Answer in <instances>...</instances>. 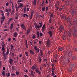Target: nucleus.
<instances>
[{
  "instance_id": "1",
  "label": "nucleus",
  "mask_w": 77,
  "mask_h": 77,
  "mask_svg": "<svg viewBox=\"0 0 77 77\" xmlns=\"http://www.w3.org/2000/svg\"><path fill=\"white\" fill-rule=\"evenodd\" d=\"M75 66H76L75 64H71L69 68V71H72V68H75Z\"/></svg>"
},
{
  "instance_id": "2",
  "label": "nucleus",
  "mask_w": 77,
  "mask_h": 77,
  "mask_svg": "<svg viewBox=\"0 0 77 77\" xmlns=\"http://www.w3.org/2000/svg\"><path fill=\"white\" fill-rule=\"evenodd\" d=\"M62 30L65 31V27L63 26H61L60 27L59 29V31L60 33L62 32Z\"/></svg>"
},
{
  "instance_id": "3",
  "label": "nucleus",
  "mask_w": 77,
  "mask_h": 77,
  "mask_svg": "<svg viewBox=\"0 0 77 77\" xmlns=\"http://www.w3.org/2000/svg\"><path fill=\"white\" fill-rule=\"evenodd\" d=\"M76 11H77V10H76V9H73L71 11V13L72 17L74 16V15H75V12H76Z\"/></svg>"
},
{
  "instance_id": "4",
  "label": "nucleus",
  "mask_w": 77,
  "mask_h": 77,
  "mask_svg": "<svg viewBox=\"0 0 77 77\" xmlns=\"http://www.w3.org/2000/svg\"><path fill=\"white\" fill-rule=\"evenodd\" d=\"M46 42L47 43V46L48 47H50V45L51 44V41L50 40V39H48Z\"/></svg>"
},
{
  "instance_id": "5",
  "label": "nucleus",
  "mask_w": 77,
  "mask_h": 77,
  "mask_svg": "<svg viewBox=\"0 0 77 77\" xmlns=\"http://www.w3.org/2000/svg\"><path fill=\"white\" fill-rule=\"evenodd\" d=\"M73 21L74 22L72 23V25L74 26V25H76L77 26V19L76 18L74 19L73 20Z\"/></svg>"
},
{
  "instance_id": "6",
  "label": "nucleus",
  "mask_w": 77,
  "mask_h": 77,
  "mask_svg": "<svg viewBox=\"0 0 77 77\" xmlns=\"http://www.w3.org/2000/svg\"><path fill=\"white\" fill-rule=\"evenodd\" d=\"M69 54H71V55H70L71 57H72V59L73 60H75L76 59V57H75V56H73V55H72V52H70L69 53Z\"/></svg>"
},
{
  "instance_id": "7",
  "label": "nucleus",
  "mask_w": 77,
  "mask_h": 77,
  "mask_svg": "<svg viewBox=\"0 0 77 77\" xmlns=\"http://www.w3.org/2000/svg\"><path fill=\"white\" fill-rule=\"evenodd\" d=\"M21 27L22 28V29H23V30H26L27 29H26V27L24 26V23H22L21 25Z\"/></svg>"
},
{
  "instance_id": "8",
  "label": "nucleus",
  "mask_w": 77,
  "mask_h": 77,
  "mask_svg": "<svg viewBox=\"0 0 77 77\" xmlns=\"http://www.w3.org/2000/svg\"><path fill=\"white\" fill-rule=\"evenodd\" d=\"M5 19V17H1V25H2V23L3 22V21H4V20Z\"/></svg>"
},
{
  "instance_id": "9",
  "label": "nucleus",
  "mask_w": 77,
  "mask_h": 77,
  "mask_svg": "<svg viewBox=\"0 0 77 77\" xmlns=\"http://www.w3.org/2000/svg\"><path fill=\"white\" fill-rule=\"evenodd\" d=\"M70 0H67L65 3V5H66V6H69V3H70Z\"/></svg>"
},
{
  "instance_id": "10",
  "label": "nucleus",
  "mask_w": 77,
  "mask_h": 77,
  "mask_svg": "<svg viewBox=\"0 0 77 77\" xmlns=\"http://www.w3.org/2000/svg\"><path fill=\"white\" fill-rule=\"evenodd\" d=\"M49 35H50V37L51 38L52 37V35H53V32L51 30H50L48 32Z\"/></svg>"
},
{
  "instance_id": "11",
  "label": "nucleus",
  "mask_w": 77,
  "mask_h": 77,
  "mask_svg": "<svg viewBox=\"0 0 77 77\" xmlns=\"http://www.w3.org/2000/svg\"><path fill=\"white\" fill-rule=\"evenodd\" d=\"M45 29H46V27H45V24H44L42 28V32H44V31L45 30Z\"/></svg>"
},
{
  "instance_id": "12",
  "label": "nucleus",
  "mask_w": 77,
  "mask_h": 77,
  "mask_svg": "<svg viewBox=\"0 0 77 77\" xmlns=\"http://www.w3.org/2000/svg\"><path fill=\"white\" fill-rule=\"evenodd\" d=\"M36 68H37V66L36 65L34 64L32 67L31 68L32 69H33V70H35V69H36Z\"/></svg>"
},
{
  "instance_id": "13",
  "label": "nucleus",
  "mask_w": 77,
  "mask_h": 77,
  "mask_svg": "<svg viewBox=\"0 0 77 77\" xmlns=\"http://www.w3.org/2000/svg\"><path fill=\"white\" fill-rule=\"evenodd\" d=\"M34 13V11L32 10L31 11V16L30 17V20H31L32 18V17H33V13Z\"/></svg>"
},
{
  "instance_id": "14",
  "label": "nucleus",
  "mask_w": 77,
  "mask_h": 77,
  "mask_svg": "<svg viewBox=\"0 0 77 77\" xmlns=\"http://www.w3.org/2000/svg\"><path fill=\"white\" fill-rule=\"evenodd\" d=\"M38 63H41L42 61V58H41V56L38 57Z\"/></svg>"
},
{
  "instance_id": "15",
  "label": "nucleus",
  "mask_w": 77,
  "mask_h": 77,
  "mask_svg": "<svg viewBox=\"0 0 77 77\" xmlns=\"http://www.w3.org/2000/svg\"><path fill=\"white\" fill-rule=\"evenodd\" d=\"M13 36L15 38H16L17 37V36H18V34H17V32H15L13 34Z\"/></svg>"
},
{
  "instance_id": "16",
  "label": "nucleus",
  "mask_w": 77,
  "mask_h": 77,
  "mask_svg": "<svg viewBox=\"0 0 77 77\" xmlns=\"http://www.w3.org/2000/svg\"><path fill=\"white\" fill-rule=\"evenodd\" d=\"M35 27L36 29H37V28L38 29H40V27H41L40 26L37 25V24H36L35 25Z\"/></svg>"
},
{
  "instance_id": "17",
  "label": "nucleus",
  "mask_w": 77,
  "mask_h": 77,
  "mask_svg": "<svg viewBox=\"0 0 77 77\" xmlns=\"http://www.w3.org/2000/svg\"><path fill=\"white\" fill-rule=\"evenodd\" d=\"M6 73V72L5 71H3L2 72V75L3 77H5L6 75V74H5Z\"/></svg>"
},
{
  "instance_id": "18",
  "label": "nucleus",
  "mask_w": 77,
  "mask_h": 77,
  "mask_svg": "<svg viewBox=\"0 0 77 77\" xmlns=\"http://www.w3.org/2000/svg\"><path fill=\"white\" fill-rule=\"evenodd\" d=\"M11 9L10 8L9 9V11L7 13V16H9V14H10V13H11Z\"/></svg>"
},
{
  "instance_id": "19",
  "label": "nucleus",
  "mask_w": 77,
  "mask_h": 77,
  "mask_svg": "<svg viewBox=\"0 0 77 77\" xmlns=\"http://www.w3.org/2000/svg\"><path fill=\"white\" fill-rule=\"evenodd\" d=\"M10 61L9 63L11 65L12 63V62H13V60L12 58H10L9 59Z\"/></svg>"
},
{
  "instance_id": "20",
  "label": "nucleus",
  "mask_w": 77,
  "mask_h": 77,
  "mask_svg": "<svg viewBox=\"0 0 77 77\" xmlns=\"http://www.w3.org/2000/svg\"><path fill=\"white\" fill-rule=\"evenodd\" d=\"M40 53L41 54V55L40 54H39V55L40 56H44V55L43 54V53H42V50H40Z\"/></svg>"
},
{
  "instance_id": "21",
  "label": "nucleus",
  "mask_w": 77,
  "mask_h": 77,
  "mask_svg": "<svg viewBox=\"0 0 77 77\" xmlns=\"http://www.w3.org/2000/svg\"><path fill=\"white\" fill-rule=\"evenodd\" d=\"M30 29H28L26 33L27 35H29V33H30Z\"/></svg>"
},
{
  "instance_id": "22",
  "label": "nucleus",
  "mask_w": 77,
  "mask_h": 77,
  "mask_svg": "<svg viewBox=\"0 0 77 77\" xmlns=\"http://www.w3.org/2000/svg\"><path fill=\"white\" fill-rule=\"evenodd\" d=\"M62 37L63 40H66V36L65 35H63Z\"/></svg>"
},
{
  "instance_id": "23",
  "label": "nucleus",
  "mask_w": 77,
  "mask_h": 77,
  "mask_svg": "<svg viewBox=\"0 0 77 77\" xmlns=\"http://www.w3.org/2000/svg\"><path fill=\"white\" fill-rule=\"evenodd\" d=\"M37 38H39V32H37Z\"/></svg>"
},
{
  "instance_id": "24",
  "label": "nucleus",
  "mask_w": 77,
  "mask_h": 77,
  "mask_svg": "<svg viewBox=\"0 0 77 77\" xmlns=\"http://www.w3.org/2000/svg\"><path fill=\"white\" fill-rule=\"evenodd\" d=\"M20 8H23V7H24V5L23 4H22L21 3H20V5H19Z\"/></svg>"
},
{
  "instance_id": "25",
  "label": "nucleus",
  "mask_w": 77,
  "mask_h": 77,
  "mask_svg": "<svg viewBox=\"0 0 77 77\" xmlns=\"http://www.w3.org/2000/svg\"><path fill=\"white\" fill-rule=\"evenodd\" d=\"M9 48H7L6 54H7V55H8V54H9Z\"/></svg>"
},
{
  "instance_id": "26",
  "label": "nucleus",
  "mask_w": 77,
  "mask_h": 77,
  "mask_svg": "<svg viewBox=\"0 0 77 77\" xmlns=\"http://www.w3.org/2000/svg\"><path fill=\"white\" fill-rule=\"evenodd\" d=\"M62 50H63V48L62 47L58 49V51H62Z\"/></svg>"
},
{
  "instance_id": "27",
  "label": "nucleus",
  "mask_w": 77,
  "mask_h": 77,
  "mask_svg": "<svg viewBox=\"0 0 77 77\" xmlns=\"http://www.w3.org/2000/svg\"><path fill=\"white\" fill-rule=\"evenodd\" d=\"M4 59H6V57H7V54L6 53L4 54Z\"/></svg>"
},
{
  "instance_id": "28",
  "label": "nucleus",
  "mask_w": 77,
  "mask_h": 77,
  "mask_svg": "<svg viewBox=\"0 0 77 77\" xmlns=\"http://www.w3.org/2000/svg\"><path fill=\"white\" fill-rule=\"evenodd\" d=\"M4 59H6V57H7V54L6 53L4 54Z\"/></svg>"
},
{
  "instance_id": "29",
  "label": "nucleus",
  "mask_w": 77,
  "mask_h": 77,
  "mask_svg": "<svg viewBox=\"0 0 77 77\" xmlns=\"http://www.w3.org/2000/svg\"><path fill=\"white\" fill-rule=\"evenodd\" d=\"M39 25H40V28H41L42 27V22H41L40 23H39Z\"/></svg>"
},
{
  "instance_id": "30",
  "label": "nucleus",
  "mask_w": 77,
  "mask_h": 77,
  "mask_svg": "<svg viewBox=\"0 0 77 77\" xmlns=\"http://www.w3.org/2000/svg\"><path fill=\"white\" fill-rule=\"evenodd\" d=\"M36 0H34L33 2V5H36Z\"/></svg>"
},
{
  "instance_id": "31",
  "label": "nucleus",
  "mask_w": 77,
  "mask_h": 77,
  "mask_svg": "<svg viewBox=\"0 0 77 77\" xmlns=\"http://www.w3.org/2000/svg\"><path fill=\"white\" fill-rule=\"evenodd\" d=\"M42 10L43 12H44L45 11V7H44L42 8Z\"/></svg>"
},
{
  "instance_id": "32",
  "label": "nucleus",
  "mask_w": 77,
  "mask_h": 77,
  "mask_svg": "<svg viewBox=\"0 0 77 77\" xmlns=\"http://www.w3.org/2000/svg\"><path fill=\"white\" fill-rule=\"evenodd\" d=\"M10 47H11V50H12V49H13V48L14 47V46H13L12 45H10Z\"/></svg>"
},
{
  "instance_id": "33",
  "label": "nucleus",
  "mask_w": 77,
  "mask_h": 77,
  "mask_svg": "<svg viewBox=\"0 0 77 77\" xmlns=\"http://www.w3.org/2000/svg\"><path fill=\"white\" fill-rule=\"evenodd\" d=\"M12 69L13 71H15V66H12Z\"/></svg>"
},
{
  "instance_id": "34",
  "label": "nucleus",
  "mask_w": 77,
  "mask_h": 77,
  "mask_svg": "<svg viewBox=\"0 0 77 77\" xmlns=\"http://www.w3.org/2000/svg\"><path fill=\"white\" fill-rule=\"evenodd\" d=\"M39 48H37V47H36V46H34V49L35 51H36V50H37Z\"/></svg>"
},
{
  "instance_id": "35",
  "label": "nucleus",
  "mask_w": 77,
  "mask_h": 77,
  "mask_svg": "<svg viewBox=\"0 0 77 77\" xmlns=\"http://www.w3.org/2000/svg\"><path fill=\"white\" fill-rule=\"evenodd\" d=\"M13 23H11V26H10V29H12L13 28Z\"/></svg>"
},
{
  "instance_id": "36",
  "label": "nucleus",
  "mask_w": 77,
  "mask_h": 77,
  "mask_svg": "<svg viewBox=\"0 0 77 77\" xmlns=\"http://www.w3.org/2000/svg\"><path fill=\"white\" fill-rule=\"evenodd\" d=\"M62 17L63 18L64 20H66L67 17L65 16H63Z\"/></svg>"
},
{
  "instance_id": "37",
  "label": "nucleus",
  "mask_w": 77,
  "mask_h": 77,
  "mask_svg": "<svg viewBox=\"0 0 77 77\" xmlns=\"http://www.w3.org/2000/svg\"><path fill=\"white\" fill-rule=\"evenodd\" d=\"M30 53L31 54H34V52L32 50H30Z\"/></svg>"
},
{
  "instance_id": "38",
  "label": "nucleus",
  "mask_w": 77,
  "mask_h": 77,
  "mask_svg": "<svg viewBox=\"0 0 77 77\" xmlns=\"http://www.w3.org/2000/svg\"><path fill=\"white\" fill-rule=\"evenodd\" d=\"M68 36H70V37H71V35H72L71 33L68 32Z\"/></svg>"
},
{
  "instance_id": "39",
  "label": "nucleus",
  "mask_w": 77,
  "mask_h": 77,
  "mask_svg": "<svg viewBox=\"0 0 77 77\" xmlns=\"http://www.w3.org/2000/svg\"><path fill=\"white\" fill-rule=\"evenodd\" d=\"M6 12H9V9L8 10V8L6 9L5 10Z\"/></svg>"
},
{
  "instance_id": "40",
  "label": "nucleus",
  "mask_w": 77,
  "mask_h": 77,
  "mask_svg": "<svg viewBox=\"0 0 77 77\" xmlns=\"http://www.w3.org/2000/svg\"><path fill=\"white\" fill-rule=\"evenodd\" d=\"M77 32H74L73 34V36H77Z\"/></svg>"
},
{
  "instance_id": "41",
  "label": "nucleus",
  "mask_w": 77,
  "mask_h": 77,
  "mask_svg": "<svg viewBox=\"0 0 77 77\" xmlns=\"http://www.w3.org/2000/svg\"><path fill=\"white\" fill-rule=\"evenodd\" d=\"M45 12H47V11H48V7H46L45 8Z\"/></svg>"
},
{
  "instance_id": "42",
  "label": "nucleus",
  "mask_w": 77,
  "mask_h": 77,
  "mask_svg": "<svg viewBox=\"0 0 77 77\" xmlns=\"http://www.w3.org/2000/svg\"><path fill=\"white\" fill-rule=\"evenodd\" d=\"M49 23H51V17H50Z\"/></svg>"
},
{
  "instance_id": "43",
  "label": "nucleus",
  "mask_w": 77,
  "mask_h": 77,
  "mask_svg": "<svg viewBox=\"0 0 77 77\" xmlns=\"http://www.w3.org/2000/svg\"><path fill=\"white\" fill-rule=\"evenodd\" d=\"M45 3V2H44V1H43V2L41 4L42 6H44V5Z\"/></svg>"
},
{
  "instance_id": "44",
  "label": "nucleus",
  "mask_w": 77,
  "mask_h": 77,
  "mask_svg": "<svg viewBox=\"0 0 77 77\" xmlns=\"http://www.w3.org/2000/svg\"><path fill=\"white\" fill-rule=\"evenodd\" d=\"M16 75H18L19 74V72L16 71Z\"/></svg>"
},
{
  "instance_id": "45",
  "label": "nucleus",
  "mask_w": 77,
  "mask_h": 77,
  "mask_svg": "<svg viewBox=\"0 0 77 77\" xmlns=\"http://www.w3.org/2000/svg\"><path fill=\"white\" fill-rule=\"evenodd\" d=\"M72 32V31L71 29H70V30H69L68 33H71Z\"/></svg>"
},
{
  "instance_id": "46",
  "label": "nucleus",
  "mask_w": 77,
  "mask_h": 77,
  "mask_svg": "<svg viewBox=\"0 0 77 77\" xmlns=\"http://www.w3.org/2000/svg\"><path fill=\"white\" fill-rule=\"evenodd\" d=\"M5 45H6L5 44H4L2 45V48H5Z\"/></svg>"
},
{
  "instance_id": "47",
  "label": "nucleus",
  "mask_w": 77,
  "mask_h": 77,
  "mask_svg": "<svg viewBox=\"0 0 77 77\" xmlns=\"http://www.w3.org/2000/svg\"><path fill=\"white\" fill-rule=\"evenodd\" d=\"M39 51H40L39 49V48L37 50V51H36V53H38L39 52Z\"/></svg>"
},
{
  "instance_id": "48",
  "label": "nucleus",
  "mask_w": 77,
  "mask_h": 77,
  "mask_svg": "<svg viewBox=\"0 0 77 77\" xmlns=\"http://www.w3.org/2000/svg\"><path fill=\"white\" fill-rule=\"evenodd\" d=\"M23 2V0H20L18 1V3H20V2Z\"/></svg>"
},
{
  "instance_id": "49",
  "label": "nucleus",
  "mask_w": 77,
  "mask_h": 77,
  "mask_svg": "<svg viewBox=\"0 0 77 77\" xmlns=\"http://www.w3.org/2000/svg\"><path fill=\"white\" fill-rule=\"evenodd\" d=\"M1 50L2 51H5V48H2Z\"/></svg>"
},
{
  "instance_id": "50",
  "label": "nucleus",
  "mask_w": 77,
  "mask_h": 77,
  "mask_svg": "<svg viewBox=\"0 0 77 77\" xmlns=\"http://www.w3.org/2000/svg\"><path fill=\"white\" fill-rule=\"evenodd\" d=\"M7 77H9L10 76V73H8Z\"/></svg>"
},
{
  "instance_id": "51",
  "label": "nucleus",
  "mask_w": 77,
  "mask_h": 77,
  "mask_svg": "<svg viewBox=\"0 0 77 77\" xmlns=\"http://www.w3.org/2000/svg\"><path fill=\"white\" fill-rule=\"evenodd\" d=\"M27 15V14H23V17H25Z\"/></svg>"
},
{
  "instance_id": "52",
  "label": "nucleus",
  "mask_w": 77,
  "mask_h": 77,
  "mask_svg": "<svg viewBox=\"0 0 77 77\" xmlns=\"http://www.w3.org/2000/svg\"><path fill=\"white\" fill-rule=\"evenodd\" d=\"M8 5H9V2H7L6 3V6H8Z\"/></svg>"
},
{
  "instance_id": "53",
  "label": "nucleus",
  "mask_w": 77,
  "mask_h": 77,
  "mask_svg": "<svg viewBox=\"0 0 77 77\" xmlns=\"http://www.w3.org/2000/svg\"><path fill=\"white\" fill-rule=\"evenodd\" d=\"M35 38H36L35 35H34L32 36V38H33V39H35Z\"/></svg>"
},
{
  "instance_id": "54",
  "label": "nucleus",
  "mask_w": 77,
  "mask_h": 77,
  "mask_svg": "<svg viewBox=\"0 0 77 77\" xmlns=\"http://www.w3.org/2000/svg\"><path fill=\"white\" fill-rule=\"evenodd\" d=\"M13 20V18H11L10 19L9 22H10L11 21H12Z\"/></svg>"
},
{
  "instance_id": "55",
  "label": "nucleus",
  "mask_w": 77,
  "mask_h": 77,
  "mask_svg": "<svg viewBox=\"0 0 77 77\" xmlns=\"http://www.w3.org/2000/svg\"><path fill=\"white\" fill-rule=\"evenodd\" d=\"M49 40L50 41V40H53V38H51V37H50L49 38Z\"/></svg>"
},
{
  "instance_id": "56",
  "label": "nucleus",
  "mask_w": 77,
  "mask_h": 77,
  "mask_svg": "<svg viewBox=\"0 0 77 77\" xmlns=\"http://www.w3.org/2000/svg\"><path fill=\"white\" fill-rule=\"evenodd\" d=\"M1 15L2 16V17H5V14L4 13H2L1 14Z\"/></svg>"
},
{
  "instance_id": "57",
  "label": "nucleus",
  "mask_w": 77,
  "mask_h": 77,
  "mask_svg": "<svg viewBox=\"0 0 77 77\" xmlns=\"http://www.w3.org/2000/svg\"><path fill=\"white\" fill-rule=\"evenodd\" d=\"M37 17H41V18H42V16H41V15H37Z\"/></svg>"
},
{
  "instance_id": "58",
  "label": "nucleus",
  "mask_w": 77,
  "mask_h": 77,
  "mask_svg": "<svg viewBox=\"0 0 77 77\" xmlns=\"http://www.w3.org/2000/svg\"><path fill=\"white\" fill-rule=\"evenodd\" d=\"M11 38H9L8 39V41L9 42H11Z\"/></svg>"
},
{
  "instance_id": "59",
  "label": "nucleus",
  "mask_w": 77,
  "mask_h": 77,
  "mask_svg": "<svg viewBox=\"0 0 77 77\" xmlns=\"http://www.w3.org/2000/svg\"><path fill=\"white\" fill-rule=\"evenodd\" d=\"M40 36H42V35H43V34H42V32H41L40 33Z\"/></svg>"
},
{
  "instance_id": "60",
  "label": "nucleus",
  "mask_w": 77,
  "mask_h": 77,
  "mask_svg": "<svg viewBox=\"0 0 77 77\" xmlns=\"http://www.w3.org/2000/svg\"><path fill=\"white\" fill-rule=\"evenodd\" d=\"M15 19L16 20H18V16L16 17H15Z\"/></svg>"
},
{
  "instance_id": "61",
  "label": "nucleus",
  "mask_w": 77,
  "mask_h": 77,
  "mask_svg": "<svg viewBox=\"0 0 77 77\" xmlns=\"http://www.w3.org/2000/svg\"><path fill=\"white\" fill-rule=\"evenodd\" d=\"M13 41H16V38H13Z\"/></svg>"
},
{
  "instance_id": "62",
  "label": "nucleus",
  "mask_w": 77,
  "mask_h": 77,
  "mask_svg": "<svg viewBox=\"0 0 77 77\" xmlns=\"http://www.w3.org/2000/svg\"><path fill=\"white\" fill-rule=\"evenodd\" d=\"M38 74L39 75H41V72H38Z\"/></svg>"
},
{
  "instance_id": "63",
  "label": "nucleus",
  "mask_w": 77,
  "mask_h": 77,
  "mask_svg": "<svg viewBox=\"0 0 77 77\" xmlns=\"http://www.w3.org/2000/svg\"><path fill=\"white\" fill-rule=\"evenodd\" d=\"M16 10L17 12H18V8H17V7H16Z\"/></svg>"
},
{
  "instance_id": "64",
  "label": "nucleus",
  "mask_w": 77,
  "mask_h": 77,
  "mask_svg": "<svg viewBox=\"0 0 77 77\" xmlns=\"http://www.w3.org/2000/svg\"><path fill=\"white\" fill-rule=\"evenodd\" d=\"M50 17H51L52 18L53 17V14H51L50 16Z\"/></svg>"
}]
</instances>
